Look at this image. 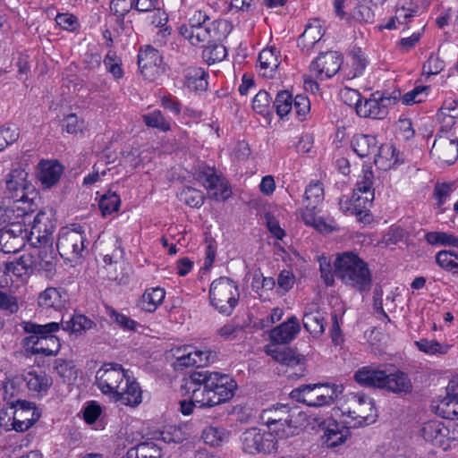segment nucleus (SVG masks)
Here are the masks:
<instances>
[{
    "mask_svg": "<svg viewBox=\"0 0 458 458\" xmlns=\"http://www.w3.org/2000/svg\"><path fill=\"white\" fill-rule=\"evenodd\" d=\"M342 56L338 52L329 51L320 54L310 66L316 79L326 80L333 77L340 69Z\"/></svg>",
    "mask_w": 458,
    "mask_h": 458,
    "instance_id": "obj_17",
    "label": "nucleus"
},
{
    "mask_svg": "<svg viewBox=\"0 0 458 458\" xmlns=\"http://www.w3.org/2000/svg\"><path fill=\"white\" fill-rule=\"evenodd\" d=\"M240 440L243 452L250 454L270 453L276 449L275 437L257 428L246 429L241 435Z\"/></svg>",
    "mask_w": 458,
    "mask_h": 458,
    "instance_id": "obj_12",
    "label": "nucleus"
},
{
    "mask_svg": "<svg viewBox=\"0 0 458 458\" xmlns=\"http://www.w3.org/2000/svg\"><path fill=\"white\" fill-rule=\"evenodd\" d=\"M143 122L148 127L156 128L162 131L170 130V123L161 111L154 110L142 115Z\"/></svg>",
    "mask_w": 458,
    "mask_h": 458,
    "instance_id": "obj_50",
    "label": "nucleus"
},
{
    "mask_svg": "<svg viewBox=\"0 0 458 458\" xmlns=\"http://www.w3.org/2000/svg\"><path fill=\"white\" fill-rule=\"evenodd\" d=\"M436 262L444 269L458 273V252L440 250L436 255Z\"/></svg>",
    "mask_w": 458,
    "mask_h": 458,
    "instance_id": "obj_47",
    "label": "nucleus"
},
{
    "mask_svg": "<svg viewBox=\"0 0 458 458\" xmlns=\"http://www.w3.org/2000/svg\"><path fill=\"white\" fill-rule=\"evenodd\" d=\"M320 277L327 286H332L335 283V270L333 271L330 260L321 256L318 258Z\"/></svg>",
    "mask_w": 458,
    "mask_h": 458,
    "instance_id": "obj_62",
    "label": "nucleus"
},
{
    "mask_svg": "<svg viewBox=\"0 0 458 458\" xmlns=\"http://www.w3.org/2000/svg\"><path fill=\"white\" fill-rule=\"evenodd\" d=\"M352 148L360 157H375L378 148L375 136L357 134L352 140Z\"/></svg>",
    "mask_w": 458,
    "mask_h": 458,
    "instance_id": "obj_33",
    "label": "nucleus"
},
{
    "mask_svg": "<svg viewBox=\"0 0 458 458\" xmlns=\"http://www.w3.org/2000/svg\"><path fill=\"white\" fill-rule=\"evenodd\" d=\"M272 98L266 90H259L252 101V107L255 112L266 114L269 112Z\"/></svg>",
    "mask_w": 458,
    "mask_h": 458,
    "instance_id": "obj_59",
    "label": "nucleus"
},
{
    "mask_svg": "<svg viewBox=\"0 0 458 458\" xmlns=\"http://www.w3.org/2000/svg\"><path fill=\"white\" fill-rule=\"evenodd\" d=\"M353 377L360 386L382 389L385 386L386 370L374 365L364 366L354 373Z\"/></svg>",
    "mask_w": 458,
    "mask_h": 458,
    "instance_id": "obj_23",
    "label": "nucleus"
},
{
    "mask_svg": "<svg viewBox=\"0 0 458 458\" xmlns=\"http://www.w3.org/2000/svg\"><path fill=\"white\" fill-rule=\"evenodd\" d=\"M33 259L29 253L21 255L14 261L4 264V273L12 274L17 277L29 276L35 274Z\"/></svg>",
    "mask_w": 458,
    "mask_h": 458,
    "instance_id": "obj_35",
    "label": "nucleus"
},
{
    "mask_svg": "<svg viewBox=\"0 0 458 458\" xmlns=\"http://www.w3.org/2000/svg\"><path fill=\"white\" fill-rule=\"evenodd\" d=\"M293 96L287 90L279 91L276 97L273 106L280 117L288 114L293 109Z\"/></svg>",
    "mask_w": 458,
    "mask_h": 458,
    "instance_id": "obj_52",
    "label": "nucleus"
},
{
    "mask_svg": "<svg viewBox=\"0 0 458 458\" xmlns=\"http://www.w3.org/2000/svg\"><path fill=\"white\" fill-rule=\"evenodd\" d=\"M343 414L357 420L359 426L373 423L377 417L374 400L364 393H351L346 396Z\"/></svg>",
    "mask_w": 458,
    "mask_h": 458,
    "instance_id": "obj_6",
    "label": "nucleus"
},
{
    "mask_svg": "<svg viewBox=\"0 0 458 458\" xmlns=\"http://www.w3.org/2000/svg\"><path fill=\"white\" fill-rule=\"evenodd\" d=\"M96 385L111 401L123 405L138 406L142 402V391L138 382L128 376L122 365L104 364L96 373Z\"/></svg>",
    "mask_w": 458,
    "mask_h": 458,
    "instance_id": "obj_2",
    "label": "nucleus"
},
{
    "mask_svg": "<svg viewBox=\"0 0 458 458\" xmlns=\"http://www.w3.org/2000/svg\"><path fill=\"white\" fill-rule=\"evenodd\" d=\"M28 231L21 222H12L0 227V250L4 253L19 251L27 240Z\"/></svg>",
    "mask_w": 458,
    "mask_h": 458,
    "instance_id": "obj_14",
    "label": "nucleus"
},
{
    "mask_svg": "<svg viewBox=\"0 0 458 458\" xmlns=\"http://www.w3.org/2000/svg\"><path fill=\"white\" fill-rule=\"evenodd\" d=\"M86 235L81 225L73 228H62L56 242L57 250L62 258L75 261L82 256L85 250Z\"/></svg>",
    "mask_w": 458,
    "mask_h": 458,
    "instance_id": "obj_7",
    "label": "nucleus"
},
{
    "mask_svg": "<svg viewBox=\"0 0 458 458\" xmlns=\"http://www.w3.org/2000/svg\"><path fill=\"white\" fill-rule=\"evenodd\" d=\"M120 197L114 192H108L103 195L99 200V208L103 216H107L118 210L120 207Z\"/></svg>",
    "mask_w": 458,
    "mask_h": 458,
    "instance_id": "obj_55",
    "label": "nucleus"
},
{
    "mask_svg": "<svg viewBox=\"0 0 458 458\" xmlns=\"http://www.w3.org/2000/svg\"><path fill=\"white\" fill-rule=\"evenodd\" d=\"M350 430L334 420H328L323 435L324 442L329 447H335L346 441Z\"/></svg>",
    "mask_w": 458,
    "mask_h": 458,
    "instance_id": "obj_31",
    "label": "nucleus"
},
{
    "mask_svg": "<svg viewBox=\"0 0 458 458\" xmlns=\"http://www.w3.org/2000/svg\"><path fill=\"white\" fill-rule=\"evenodd\" d=\"M60 324L64 331L71 334H81L90 329L94 325L92 320L82 314H74L66 321L62 318Z\"/></svg>",
    "mask_w": 458,
    "mask_h": 458,
    "instance_id": "obj_39",
    "label": "nucleus"
},
{
    "mask_svg": "<svg viewBox=\"0 0 458 458\" xmlns=\"http://www.w3.org/2000/svg\"><path fill=\"white\" fill-rule=\"evenodd\" d=\"M367 65L366 58L364 57L360 48L354 49L352 52V71L351 78H356L360 76Z\"/></svg>",
    "mask_w": 458,
    "mask_h": 458,
    "instance_id": "obj_64",
    "label": "nucleus"
},
{
    "mask_svg": "<svg viewBox=\"0 0 458 458\" xmlns=\"http://www.w3.org/2000/svg\"><path fill=\"white\" fill-rule=\"evenodd\" d=\"M436 411L445 419L458 420V375L449 381L446 395L438 402Z\"/></svg>",
    "mask_w": 458,
    "mask_h": 458,
    "instance_id": "obj_21",
    "label": "nucleus"
},
{
    "mask_svg": "<svg viewBox=\"0 0 458 458\" xmlns=\"http://www.w3.org/2000/svg\"><path fill=\"white\" fill-rule=\"evenodd\" d=\"M324 31L320 21L312 20L306 25L305 30L299 37L297 44L302 51H309L318 43L323 37Z\"/></svg>",
    "mask_w": 458,
    "mask_h": 458,
    "instance_id": "obj_29",
    "label": "nucleus"
},
{
    "mask_svg": "<svg viewBox=\"0 0 458 458\" xmlns=\"http://www.w3.org/2000/svg\"><path fill=\"white\" fill-rule=\"evenodd\" d=\"M324 199V188L319 182H311L304 193V203L307 208H316Z\"/></svg>",
    "mask_w": 458,
    "mask_h": 458,
    "instance_id": "obj_43",
    "label": "nucleus"
},
{
    "mask_svg": "<svg viewBox=\"0 0 458 458\" xmlns=\"http://www.w3.org/2000/svg\"><path fill=\"white\" fill-rule=\"evenodd\" d=\"M373 174L371 171H365L362 177L357 182L352 198L353 208L352 215L360 221H364L369 216V208L374 199V190L372 189Z\"/></svg>",
    "mask_w": 458,
    "mask_h": 458,
    "instance_id": "obj_11",
    "label": "nucleus"
},
{
    "mask_svg": "<svg viewBox=\"0 0 458 458\" xmlns=\"http://www.w3.org/2000/svg\"><path fill=\"white\" fill-rule=\"evenodd\" d=\"M325 317L316 303L305 307L302 324L304 328L314 337H319L325 332Z\"/></svg>",
    "mask_w": 458,
    "mask_h": 458,
    "instance_id": "obj_22",
    "label": "nucleus"
},
{
    "mask_svg": "<svg viewBox=\"0 0 458 458\" xmlns=\"http://www.w3.org/2000/svg\"><path fill=\"white\" fill-rule=\"evenodd\" d=\"M54 369L64 383L72 384L77 379L78 371L72 360L56 359L54 361Z\"/></svg>",
    "mask_w": 458,
    "mask_h": 458,
    "instance_id": "obj_41",
    "label": "nucleus"
},
{
    "mask_svg": "<svg viewBox=\"0 0 458 458\" xmlns=\"http://www.w3.org/2000/svg\"><path fill=\"white\" fill-rule=\"evenodd\" d=\"M32 247L33 250L29 254L33 259L32 265L35 273H45L47 276H52L55 271L57 262L53 242Z\"/></svg>",
    "mask_w": 458,
    "mask_h": 458,
    "instance_id": "obj_16",
    "label": "nucleus"
},
{
    "mask_svg": "<svg viewBox=\"0 0 458 458\" xmlns=\"http://www.w3.org/2000/svg\"><path fill=\"white\" fill-rule=\"evenodd\" d=\"M202 439L210 446H218L228 438V432L222 427L208 426L202 431Z\"/></svg>",
    "mask_w": 458,
    "mask_h": 458,
    "instance_id": "obj_45",
    "label": "nucleus"
},
{
    "mask_svg": "<svg viewBox=\"0 0 458 458\" xmlns=\"http://www.w3.org/2000/svg\"><path fill=\"white\" fill-rule=\"evenodd\" d=\"M278 363L293 367L301 362V356L293 349L288 347H276L267 352Z\"/></svg>",
    "mask_w": 458,
    "mask_h": 458,
    "instance_id": "obj_40",
    "label": "nucleus"
},
{
    "mask_svg": "<svg viewBox=\"0 0 458 458\" xmlns=\"http://www.w3.org/2000/svg\"><path fill=\"white\" fill-rule=\"evenodd\" d=\"M51 216L52 215L46 211H40L36 215L27 236V241L31 246H41L42 243L53 242L51 235L55 230V224Z\"/></svg>",
    "mask_w": 458,
    "mask_h": 458,
    "instance_id": "obj_15",
    "label": "nucleus"
},
{
    "mask_svg": "<svg viewBox=\"0 0 458 458\" xmlns=\"http://www.w3.org/2000/svg\"><path fill=\"white\" fill-rule=\"evenodd\" d=\"M23 377L21 376H14L7 377L3 384V397L10 406L11 401H15L18 394L21 393L23 386Z\"/></svg>",
    "mask_w": 458,
    "mask_h": 458,
    "instance_id": "obj_44",
    "label": "nucleus"
},
{
    "mask_svg": "<svg viewBox=\"0 0 458 458\" xmlns=\"http://www.w3.org/2000/svg\"><path fill=\"white\" fill-rule=\"evenodd\" d=\"M381 160H386L394 164L399 161L398 151L393 144H383L378 147L374 162L377 164Z\"/></svg>",
    "mask_w": 458,
    "mask_h": 458,
    "instance_id": "obj_58",
    "label": "nucleus"
},
{
    "mask_svg": "<svg viewBox=\"0 0 458 458\" xmlns=\"http://www.w3.org/2000/svg\"><path fill=\"white\" fill-rule=\"evenodd\" d=\"M184 84L194 91H203L208 88L207 73L199 67H188L184 70Z\"/></svg>",
    "mask_w": 458,
    "mask_h": 458,
    "instance_id": "obj_36",
    "label": "nucleus"
},
{
    "mask_svg": "<svg viewBox=\"0 0 458 458\" xmlns=\"http://www.w3.org/2000/svg\"><path fill=\"white\" fill-rule=\"evenodd\" d=\"M417 348L428 355H445L449 352L450 345L441 344L435 339L422 338L414 342Z\"/></svg>",
    "mask_w": 458,
    "mask_h": 458,
    "instance_id": "obj_42",
    "label": "nucleus"
},
{
    "mask_svg": "<svg viewBox=\"0 0 458 458\" xmlns=\"http://www.w3.org/2000/svg\"><path fill=\"white\" fill-rule=\"evenodd\" d=\"M13 408L15 410L13 414L21 420L22 418H30L31 415L34 416L35 413H40L36 408L35 403L21 400L20 398L10 402V409Z\"/></svg>",
    "mask_w": 458,
    "mask_h": 458,
    "instance_id": "obj_49",
    "label": "nucleus"
},
{
    "mask_svg": "<svg viewBox=\"0 0 458 458\" xmlns=\"http://www.w3.org/2000/svg\"><path fill=\"white\" fill-rule=\"evenodd\" d=\"M297 410L291 408L288 404H276V406L264 410L261 413V420L265 425L274 422L291 421Z\"/></svg>",
    "mask_w": 458,
    "mask_h": 458,
    "instance_id": "obj_32",
    "label": "nucleus"
},
{
    "mask_svg": "<svg viewBox=\"0 0 458 458\" xmlns=\"http://www.w3.org/2000/svg\"><path fill=\"white\" fill-rule=\"evenodd\" d=\"M398 100V96L386 97L376 92L362 104L357 105V114L363 118L384 119L388 114L389 106Z\"/></svg>",
    "mask_w": 458,
    "mask_h": 458,
    "instance_id": "obj_13",
    "label": "nucleus"
},
{
    "mask_svg": "<svg viewBox=\"0 0 458 458\" xmlns=\"http://www.w3.org/2000/svg\"><path fill=\"white\" fill-rule=\"evenodd\" d=\"M20 197L12 198V208L17 212L18 216H24L33 213L38 208L39 200L38 192L34 189L19 195Z\"/></svg>",
    "mask_w": 458,
    "mask_h": 458,
    "instance_id": "obj_28",
    "label": "nucleus"
},
{
    "mask_svg": "<svg viewBox=\"0 0 458 458\" xmlns=\"http://www.w3.org/2000/svg\"><path fill=\"white\" fill-rule=\"evenodd\" d=\"M180 199L192 208H200L205 197L201 191L187 187L180 192Z\"/></svg>",
    "mask_w": 458,
    "mask_h": 458,
    "instance_id": "obj_54",
    "label": "nucleus"
},
{
    "mask_svg": "<svg viewBox=\"0 0 458 458\" xmlns=\"http://www.w3.org/2000/svg\"><path fill=\"white\" fill-rule=\"evenodd\" d=\"M269 432L275 437L286 438L293 434V429L296 428V422L293 417H291V421L287 422H274V424H267Z\"/></svg>",
    "mask_w": 458,
    "mask_h": 458,
    "instance_id": "obj_53",
    "label": "nucleus"
},
{
    "mask_svg": "<svg viewBox=\"0 0 458 458\" xmlns=\"http://www.w3.org/2000/svg\"><path fill=\"white\" fill-rule=\"evenodd\" d=\"M64 173V166L57 160H42L38 164V180L44 188L55 185Z\"/></svg>",
    "mask_w": 458,
    "mask_h": 458,
    "instance_id": "obj_27",
    "label": "nucleus"
},
{
    "mask_svg": "<svg viewBox=\"0 0 458 458\" xmlns=\"http://www.w3.org/2000/svg\"><path fill=\"white\" fill-rule=\"evenodd\" d=\"M335 276L360 293L369 292L372 275L368 264L353 252L338 255L334 262Z\"/></svg>",
    "mask_w": 458,
    "mask_h": 458,
    "instance_id": "obj_3",
    "label": "nucleus"
},
{
    "mask_svg": "<svg viewBox=\"0 0 458 458\" xmlns=\"http://www.w3.org/2000/svg\"><path fill=\"white\" fill-rule=\"evenodd\" d=\"M420 436L436 446L445 445V423L439 420H430L421 424Z\"/></svg>",
    "mask_w": 458,
    "mask_h": 458,
    "instance_id": "obj_24",
    "label": "nucleus"
},
{
    "mask_svg": "<svg viewBox=\"0 0 458 458\" xmlns=\"http://www.w3.org/2000/svg\"><path fill=\"white\" fill-rule=\"evenodd\" d=\"M259 62L261 69H268L271 72L276 70L280 64L274 48L263 49L259 55Z\"/></svg>",
    "mask_w": 458,
    "mask_h": 458,
    "instance_id": "obj_56",
    "label": "nucleus"
},
{
    "mask_svg": "<svg viewBox=\"0 0 458 458\" xmlns=\"http://www.w3.org/2000/svg\"><path fill=\"white\" fill-rule=\"evenodd\" d=\"M67 297L65 290L56 287H47L38 294V304L44 310L59 311L64 308Z\"/></svg>",
    "mask_w": 458,
    "mask_h": 458,
    "instance_id": "obj_25",
    "label": "nucleus"
},
{
    "mask_svg": "<svg viewBox=\"0 0 458 458\" xmlns=\"http://www.w3.org/2000/svg\"><path fill=\"white\" fill-rule=\"evenodd\" d=\"M454 190V183L451 182H437L434 187L433 195L437 199V208L443 212V205L446 199L450 197L451 193Z\"/></svg>",
    "mask_w": 458,
    "mask_h": 458,
    "instance_id": "obj_57",
    "label": "nucleus"
},
{
    "mask_svg": "<svg viewBox=\"0 0 458 458\" xmlns=\"http://www.w3.org/2000/svg\"><path fill=\"white\" fill-rule=\"evenodd\" d=\"M60 322H49L44 325L34 322H23V330L28 336L22 340L23 346L27 350H32L41 344L51 342L52 347L57 348L58 337L55 335L61 329Z\"/></svg>",
    "mask_w": 458,
    "mask_h": 458,
    "instance_id": "obj_10",
    "label": "nucleus"
},
{
    "mask_svg": "<svg viewBox=\"0 0 458 458\" xmlns=\"http://www.w3.org/2000/svg\"><path fill=\"white\" fill-rule=\"evenodd\" d=\"M230 30L231 26L225 20L211 21L191 30H189L187 27L181 28L182 34L194 46L210 44L212 41H221L226 38Z\"/></svg>",
    "mask_w": 458,
    "mask_h": 458,
    "instance_id": "obj_8",
    "label": "nucleus"
},
{
    "mask_svg": "<svg viewBox=\"0 0 458 458\" xmlns=\"http://www.w3.org/2000/svg\"><path fill=\"white\" fill-rule=\"evenodd\" d=\"M226 55V48L220 41H212V43L207 44L202 53L204 60L209 64L224 60Z\"/></svg>",
    "mask_w": 458,
    "mask_h": 458,
    "instance_id": "obj_46",
    "label": "nucleus"
},
{
    "mask_svg": "<svg viewBox=\"0 0 458 458\" xmlns=\"http://www.w3.org/2000/svg\"><path fill=\"white\" fill-rule=\"evenodd\" d=\"M134 4L135 0H113L110 4V9L123 21L124 16L134 8Z\"/></svg>",
    "mask_w": 458,
    "mask_h": 458,
    "instance_id": "obj_63",
    "label": "nucleus"
},
{
    "mask_svg": "<svg viewBox=\"0 0 458 458\" xmlns=\"http://www.w3.org/2000/svg\"><path fill=\"white\" fill-rule=\"evenodd\" d=\"M424 238L430 245H448L458 247V237L445 232H428L425 234Z\"/></svg>",
    "mask_w": 458,
    "mask_h": 458,
    "instance_id": "obj_48",
    "label": "nucleus"
},
{
    "mask_svg": "<svg viewBox=\"0 0 458 458\" xmlns=\"http://www.w3.org/2000/svg\"><path fill=\"white\" fill-rule=\"evenodd\" d=\"M22 377L29 390L36 393L47 392L53 383L52 378L43 370L29 371Z\"/></svg>",
    "mask_w": 458,
    "mask_h": 458,
    "instance_id": "obj_34",
    "label": "nucleus"
},
{
    "mask_svg": "<svg viewBox=\"0 0 458 458\" xmlns=\"http://www.w3.org/2000/svg\"><path fill=\"white\" fill-rule=\"evenodd\" d=\"M301 331L299 319L292 316L286 321L270 332V339L275 344H287L296 337Z\"/></svg>",
    "mask_w": 458,
    "mask_h": 458,
    "instance_id": "obj_26",
    "label": "nucleus"
},
{
    "mask_svg": "<svg viewBox=\"0 0 458 458\" xmlns=\"http://www.w3.org/2000/svg\"><path fill=\"white\" fill-rule=\"evenodd\" d=\"M28 173L20 165L13 167L4 177V194L6 198L12 199L20 197L25 191L34 189L32 183L28 180Z\"/></svg>",
    "mask_w": 458,
    "mask_h": 458,
    "instance_id": "obj_19",
    "label": "nucleus"
},
{
    "mask_svg": "<svg viewBox=\"0 0 458 458\" xmlns=\"http://www.w3.org/2000/svg\"><path fill=\"white\" fill-rule=\"evenodd\" d=\"M341 385H302L290 393V397L308 406L320 407L332 404L343 392Z\"/></svg>",
    "mask_w": 458,
    "mask_h": 458,
    "instance_id": "obj_4",
    "label": "nucleus"
},
{
    "mask_svg": "<svg viewBox=\"0 0 458 458\" xmlns=\"http://www.w3.org/2000/svg\"><path fill=\"white\" fill-rule=\"evenodd\" d=\"M165 291L161 287L147 289L141 296V309L148 312H154L163 303Z\"/></svg>",
    "mask_w": 458,
    "mask_h": 458,
    "instance_id": "obj_37",
    "label": "nucleus"
},
{
    "mask_svg": "<svg viewBox=\"0 0 458 458\" xmlns=\"http://www.w3.org/2000/svg\"><path fill=\"white\" fill-rule=\"evenodd\" d=\"M194 176L206 188L210 199L225 201L230 198L232 191L226 180L217 174L214 167L199 164L196 167Z\"/></svg>",
    "mask_w": 458,
    "mask_h": 458,
    "instance_id": "obj_9",
    "label": "nucleus"
},
{
    "mask_svg": "<svg viewBox=\"0 0 458 458\" xmlns=\"http://www.w3.org/2000/svg\"><path fill=\"white\" fill-rule=\"evenodd\" d=\"M163 57L159 52L150 46L141 49L138 55V65L143 76L154 81L163 72Z\"/></svg>",
    "mask_w": 458,
    "mask_h": 458,
    "instance_id": "obj_18",
    "label": "nucleus"
},
{
    "mask_svg": "<svg viewBox=\"0 0 458 458\" xmlns=\"http://www.w3.org/2000/svg\"><path fill=\"white\" fill-rule=\"evenodd\" d=\"M106 313L109 318L117 324L122 329L135 331L139 324L124 314L119 313L112 307L106 308Z\"/></svg>",
    "mask_w": 458,
    "mask_h": 458,
    "instance_id": "obj_51",
    "label": "nucleus"
},
{
    "mask_svg": "<svg viewBox=\"0 0 458 458\" xmlns=\"http://www.w3.org/2000/svg\"><path fill=\"white\" fill-rule=\"evenodd\" d=\"M239 295L237 284L228 277L216 279L210 285V302L220 313L230 315L238 303Z\"/></svg>",
    "mask_w": 458,
    "mask_h": 458,
    "instance_id": "obj_5",
    "label": "nucleus"
},
{
    "mask_svg": "<svg viewBox=\"0 0 458 458\" xmlns=\"http://www.w3.org/2000/svg\"><path fill=\"white\" fill-rule=\"evenodd\" d=\"M161 449L153 442H142L131 447L123 458H161Z\"/></svg>",
    "mask_w": 458,
    "mask_h": 458,
    "instance_id": "obj_38",
    "label": "nucleus"
},
{
    "mask_svg": "<svg viewBox=\"0 0 458 458\" xmlns=\"http://www.w3.org/2000/svg\"><path fill=\"white\" fill-rule=\"evenodd\" d=\"M384 388L394 394H407L411 392L412 385L407 374L402 371L387 373L384 380Z\"/></svg>",
    "mask_w": 458,
    "mask_h": 458,
    "instance_id": "obj_30",
    "label": "nucleus"
},
{
    "mask_svg": "<svg viewBox=\"0 0 458 458\" xmlns=\"http://www.w3.org/2000/svg\"><path fill=\"white\" fill-rule=\"evenodd\" d=\"M121 60L118 58L114 52H108L104 59V64L106 70L112 73L115 79H120L123 75V72L121 68Z\"/></svg>",
    "mask_w": 458,
    "mask_h": 458,
    "instance_id": "obj_61",
    "label": "nucleus"
},
{
    "mask_svg": "<svg viewBox=\"0 0 458 458\" xmlns=\"http://www.w3.org/2000/svg\"><path fill=\"white\" fill-rule=\"evenodd\" d=\"M430 155L442 163L453 164L458 157L457 138L438 133L430 149Z\"/></svg>",
    "mask_w": 458,
    "mask_h": 458,
    "instance_id": "obj_20",
    "label": "nucleus"
},
{
    "mask_svg": "<svg viewBox=\"0 0 458 458\" xmlns=\"http://www.w3.org/2000/svg\"><path fill=\"white\" fill-rule=\"evenodd\" d=\"M182 388L193 391V399L199 408H210L231 400L237 384L227 374L201 370L192 372Z\"/></svg>",
    "mask_w": 458,
    "mask_h": 458,
    "instance_id": "obj_1",
    "label": "nucleus"
},
{
    "mask_svg": "<svg viewBox=\"0 0 458 458\" xmlns=\"http://www.w3.org/2000/svg\"><path fill=\"white\" fill-rule=\"evenodd\" d=\"M429 88L428 86H418L412 90L405 93L402 98V102L404 105H412L421 103L428 96Z\"/></svg>",
    "mask_w": 458,
    "mask_h": 458,
    "instance_id": "obj_60",
    "label": "nucleus"
}]
</instances>
